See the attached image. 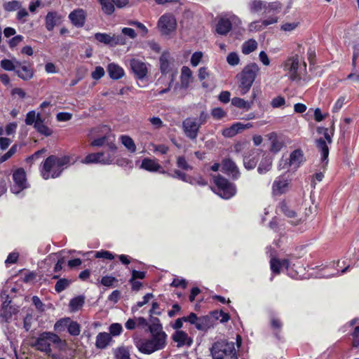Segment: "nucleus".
<instances>
[{
    "instance_id": "17",
    "label": "nucleus",
    "mask_w": 359,
    "mask_h": 359,
    "mask_svg": "<svg viewBox=\"0 0 359 359\" xmlns=\"http://www.w3.org/2000/svg\"><path fill=\"white\" fill-rule=\"evenodd\" d=\"M92 147H103L105 146L109 151H116V146L114 143V137L111 135H104L101 137L95 139L90 143Z\"/></svg>"
},
{
    "instance_id": "32",
    "label": "nucleus",
    "mask_w": 359,
    "mask_h": 359,
    "mask_svg": "<svg viewBox=\"0 0 359 359\" xmlns=\"http://www.w3.org/2000/svg\"><path fill=\"white\" fill-rule=\"evenodd\" d=\"M141 168L149 172L161 171L160 170L161 166L154 159L144 158L142 161Z\"/></svg>"
},
{
    "instance_id": "25",
    "label": "nucleus",
    "mask_w": 359,
    "mask_h": 359,
    "mask_svg": "<svg viewBox=\"0 0 359 359\" xmlns=\"http://www.w3.org/2000/svg\"><path fill=\"white\" fill-rule=\"evenodd\" d=\"M271 269L274 273H279L281 269L285 268L288 270L290 264L288 259L280 260L276 258H272L270 261Z\"/></svg>"
},
{
    "instance_id": "22",
    "label": "nucleus",
    "mask_w": 359,
    "mask_h": 359,
    "mask_svg": "<svg viewBox=\"0 0 359 359\" xmlns=\"http://www.w3.org/2000/svg\"><path fill=\"white\" fill-rule=\"evenodd\" d=\"M288 180L285 176L278 177L273 184V191L275 194H282L287 191Z\"/></svg>"
},
{
    "instance_id": "3",
    "label": "nucleus",
    "mask_w": 359,
    "mask_h": 359,
    "mask_svg": "<svg viewBox=\"0 0 359 359\" xmlns=\"http://www.w3.org/2000/svg\"><path fill=\"white\" fill-rule=\"evenodd\" d=\"M70 156H64L58 157L54 155L48 157L41 170V173L44 180L50 177L56 178L59 177L63 170L72 164Z\"/></svg>"
},
{
    "instance_id": "13",
    "label": "nucleus",
    "mask_w": 359,
    "mask_h": 359,
    "mask_svg": "<svg viewBox=\"0 0 359 359\" xmlns=\"http://www.w3.org/2000/svg\"><path fill=\"white\" fill-rule=\"evenodd\" d=\"M130 69L135 77L139 80L144 79L148 73V65L144 62L133 58L129 62Z\"/></svg>"
},
{
    "instance_id": "33",
    "label": "nucleus",
    "mask_w": 359,
    "mask_h": 359,
    "mask_svg": "<svg viewBox=\"0 0 359 359\" xmlns=\"http://www.w3.org/2000/svg\"><path fill=\"white\" fill-rule=\"evenodd\" d=\"M34 128L39 134L46 137H49L53 134L52 129L44 123V121L42 118L37 119V121L34 125Z\"/></svg>"
},
{
    "instance_id": "64",
    "label": "nucleus",
    "mask_w": 359,
    "mask_h": 359,
    "mask_svg": "<svg viewBox=\"0 0 359 359\" xmlns=\"http://www.w3.org/2000/svg\"><path fill=\"white\" fill-rule=\"evenodd\" d=\"M285 104V100L282 96H277L272 99L271 104L273 108H278Z\"/></svg>"
},
{
    "instance_id": "34",
    "label": "nucleus",
    "mask_w": 359,
    "mask_h": 359,
    "mask_svg": "<svg viewBox=\"0 0 359 359\" xmlns=\"http://www.w3.org/2000/svg\"><path fill=\"white\" fill-rule=\"evenodd\" d=\"M21 65V62L17 60L15 58L11 60L4 59L0 62V66L6 71H15L18 67Z\"/></svg>"
},
{
    "instance_id": "39",
    "label": "nucleus",
    "mask_w": 359,
    "mask_h": 359,
    "mask_svg": "<svg viewBox=\"0 0 359 359\" xmlns=\"http://www.w3.org/2000/svg\"><path fill=\"white\" fill-rule=\"evenodd\" d=\"M115 359H131L129 349L126 346H119L113 350Z\"/></svg>"
},
{
    "instance_id": "31",
    "label": "nucleus",
    "mask_w": 359,
    "mask_h": 359,
    "mask_svg": "<svg viewBox=\"0 0 359 359\" xmlns=\"http://www.w3.org/2000/svg\"><path fill=\"white\" fill-rule=\"evenodd\" d=\"M17 312L16 309L13 306L1 307L0 310V323H8L11 321L13 315Z\"/></svg>"
},
{
    "instance_id": "47",
    "label": "nucleus",
    "mask_w": 359,
    "mask_h": 359,
    "mask_svg": "<svg viewBox=\"0 0 359 359\" xmlns=\"http://www.w3.org/2000/svg\"><path fill=\"white\" fill-rule=\"evenodd\" d=\"M69 320V318H64L58 320L54 325V330L59 333L63 332L67 328Z\"/></svg>"
},
{
    "instance_id": "20",
    "label": "nucleus",
    "mask_w": 359,
    "mask_h": 359,
    "mask_svg": "<svg viewBox=\"0 0 359 359\" xmlns=\"http://www.w3.org/2000/svg\"><path fill=\"white\" fill-rule=\"evenodd\" d=\"M15 74L22 80H30L34 76L32 69L26 62H21V65L18 67L15 71Z\"/></svg>"
},
{
    "instance_id": "61",
    "label": "nucleus",
    "mask_w": 359,
    "mask_h": 359,
    "mask_svg": "<svg viewBox=\"0 0 359 359\" xmlns=\"http://www.w3.org/2000/svg\"><path fill=\"white\" fill-rule=\"evenodd\" d=\"M203 57V53L201 51L195 52L191 57V64L193 67H197Z\"/></svg>"
},
{
    "instance_id": "15",
    "label": "nucleus",
    "mask_w": 359,
    "mask_h": 359,
    "mask_svg": "<svg viewBox=\"0 0 359 359\" xmlns=\"http://www.w3.org/2000/svg\"><path fill=\"white\" fill-rule=\"evenodd\" d=\"M277 211L284 214L287 218L290 219V222L293 224H297L301 219L298 218L297 212L292 209L285 201H282L277 207Z\"/></svg>"
},
{
    "instance_id": "59",
    "label": "nucleus",
    "mask_w": 359,
    "mask_h": 359,
    "mask_svg": "<svg viewBox=\"0 0 359 359\" xmlns=\"http://www.w3.org/2000/svg\"><path fill=\"white\" fill-rule=\"evenodd\" d=\"M34 322V318L32 313H27L23 320V327L27 332L29 331Z\"/></svg>"
},
{
    "instance_id": "26",
    "label": "nucleus",
    "mask_w": 359,
    "mask_h": 359,
    "mask_svg": "<svg viewBox=\"0 0 359 359\" xmlns=\"http://www.w3.org/2000/svg\"><path fill=\"white\" fill-rule=\"evenodd\" d=\"M192 81V72L189 67L183 66L181 69L180 87L187 89Z\"/></svg>"
},
{
    "instance_id": "5",
    "label": "nucleus",
    "mask_w": 359,
    "mask_h": 359,
    "mask_svg": "<svg viewBox=\"0 0 359 359\" xmlns=\"http://www.w3.org/2000/svg\"><path fill=\"white\" fill-rule=\"evenodd\" d=\"M306 67L305 62H303V67H300L299 58L297 55L289 57L283 65L289 79L301 84L306 83L310 80V78L303 76V73L306 72Z\"/></svg>"
},
{
    "instance_id": "35",
    "label": "nucleus",
    "mask_w": 359,
    "mask_h": 359,
    "mask_svg": "<svg viewBox=\"0 0 359 359\" xmlns=\"http://www.w3.org/2000/svg\"><path fill=\"white\" fill-rule=\"evenodd\" d=\"M231 104L237 108L248 111L252 106V101L248 102L243 98L235 97L231 100Z\"/></svg>"
},
{
    "instance_id": "23",
    "label": "nucleus",
    "mask_w": 359,
    "mask_h": 359,
    "mask_svg": "<svg viewBox=\"0 0 359 359\" xmlns=\"http://www.w3.org/2000/svg\"><path fill=\"white\" fill-rule=\"evenodd\" d=\"M112 341L110 334L103 332H100L96 337L95 346L99 349H104Z\"/></svg>"
},
{
    "instance_id": "36",
    "label": "nucleus",
    "mask_w": 359,
    "mask_h": 359,
    "mask_svg": "<svg viewBox=\"0 0 359 359\" xmlns=\"http://www.w3.org/2000/svg\"><path fill=\"white\" fill-rule=\"evenodd\" d=\"M85 303V297L83 295L77 296L72 299L69 302V309L72 312H76L80 310Z\"/></svg>"
},
{
    "instance_id": "9",
    "label": "nucleus",
    "mask_w": 359,
    "mask_h": 359,
    "mask_svg": "<svg viewBox=\"0 0 359 359\" xmlns=\"http://www.w3.org/2000/svg\"><path fill=\"white\" fill-rule=\"evenodd\" d=\"M158 27L163 35H169L175 32L177 27V21L171 13L163 15L158 21Z\"/></svg>"
},
{
    "instance_id": "52",
    "label": "nucleus",
    "mask_w": 359,
    "mask_h": 359,
    "mask_svg": "<svg viewBox=\"0 0 359 359\" xmlns=\"http://www.w3.org/2000/svg\"><path fill=\"white\" fill-rule=\"evenodd\" d=\"M70 281L65 278H61L57 280L55 285V290L56 292H61L63 290H65L69 285Z\"/></svg>"
},
{
    "instance_id": "48",
    "label": "nucleus",
    "mask_w": 359,
    "mask_h": 359,
    "mask_svg": "<svg viewBox=\"0 0 359 359\" xmlns=\"http://www.w3.org/2000/svg\"><path fill=\"white\" fill-rule=\"evenodd\" d=\"M67 331L72 336H78L81 332V326L77 322L70 319L68 323Z\"/></svg>"
},
{
    "instance_id": "19",
    "label": "nucleus",
    "mask_w": 359,
    "mask_h": 359,
    "mask_svg": "<svg viewBox=\"0 0 359 359\" xmlns=\"http://www.w3.org/2000/svg\"><path fill=\"white\" fill-rule=\"evenodd\" d=\"M222 170L224 172L231 175L234 179H237L240 175L235 163L229 158L223 160L222 163Z\"/></svg>"
},
{
    "instance_id": "63",
    "label": "nucleus",
    "mask_w": 359,
    "mask_h": 359,
    "mask_svg": "<svg viewBox=\"0 0 359 359\" xmlns=\"http://www.w3.org/2000/svg\"><path fill=\"white\" fill-rule=\"evenodd\" d=\"M24 37L22 35H16L11 39L8 43L11 48H14L18 46L22 41Z\"/></svg>"
},
{
    "instance_id": "56",
    "label": "nucleus",
    "mask_w": 359,
    "mask_h": 359,
    "mask_svg": "<svg viewBox=\"0 0 359 359\" xmlns=\"http://www.w3.org/2000/svg\"><path fill=\"white\" fill-rule=\"evenodd\" d=\"M116 151H109V149H107V151L101 152L104 154V156H102V159L104 161L109 160V163L107 165H110L114 161Z\"/></svg>"
},
{
    "instance_id": "57",
    "label": "nucleus",
    "mask_w": 359,
    "mask_h": 359,
    "mask_svg": "<svg viewBox=\"0 0 359 359\" xmlns=\"http://www.w3.org/2000/svg\"><path fill=\"white\" fill-rule=\"evenodd\" d=\"M226 61L229 65L231 66H236L238 65L240 62V58L237 53L232 52L227 55Z\"/></svg>"
},
{
    "instance_id": "44",
    "label": "nucleus",
    "mask_w": 359,
    "mask_h": 359,
    "mask_svg": "<svg viewBox=\"0 0 359 359\" xmlns=\"http://www.w3.org/2000/svg\"><path fill=\"white\" fill-rule=\"evenodd\" d=\"M159 62L162 73H168L170 71L169 54L163 53L160 57Z\"/></svg>"
},
{
    "instance_id": "58",
    "label": "nucleus",
    "mask_w": 359,
    "mask_h": 359,
    "mask_svg": "<svg viewBox=\"0 0 359 359\" xmlns=\"http://www.w3.org/2000/svg\"><path fill=\"white\" fill-rule=\"evenodd\" d=\"M222 134L225 137H232L238 134L234 123L232 124L230 127L224 128Z\"/></svg>"
},
{
    "instance_id": "24",
    "label": "nucleus",
    "mask_w": 359,
    "mask_h": 359,
    "mask_svg": "<svg viewBox=\"0 0 359 359\" xmlns=\"http://www.w3.org/2000/svg\"><path fill=\"white\" fill-rule=\"evenodd\" d=\"M259 154L257 151L253 150L248 156H244V166L248 170L254 169L259 161Z\"/></svg>"
},
{
    "instance_id": "40",
    "label": "nucleus",
    "mask_w": 359,
    "mask_h": 359,
    "mask_svg": "<svg viewBox=\"0 0 359 359\" xmlns=\"http://www.w3.org/2000/svg\"><path fill=\"white\" fill-rule=\"evenodd\" d=\"M120 140L128 151L130 153H135L136 151V145L135 142L130 136L123 135L120 137Z\"/></svg>"
},
{
    "instance_id": "12",
    "label": "nucleus",
    "mask_w": 359,
    "mask_h": 359,
    "mask_svg": "<svg viewBox=\"0 0 359 359\" xmlns=\"http://www.w3.org/2000/svg\"><path fill=\"white\" fill-rule=\"evenodd\" d=\"M200 127V123L195 118H187L182 122L183 131L185 135L191 140L196 139Z\"/></svg>"
},
{
    "instance_id": "49",
    "label": "nucleus",
    "mask_w": 359,
    "mask_h": 359,
    "mask_svg": "<svg viewBox=\"0 0 359 359\" xmlns=\"http://www.w3.org/2000/svg\"><path fill=\"white\" fill-rule=\"evenodd\" d=\"M38 118H41L40 114H36L35 111H29L25 118V123L27 126L34 125Z\"/></svg>"
},
{
    "instance_id": "2",
    "label": "nucleus",
    "mask_w": 359,
    "mask_h": 359,
    "mask_svg": "<svg viewBox=\"0 0 359 359\" xmlns=\"http://www.w3.org/2000/svg\"><path fill=\"white\" fill-rule=\"evenodd\" d=\"M242 339L236 336V342L220 340L215 342L210 348L212 359H238V349L241 345Z\"/></svg>"
},
{
    "instance_id": "37",
    "label": "nucleus",
    "mask_w": 359,
    "mask_h": 359,
    "mask_svg": "<svg viewBox=\"0 0 359 359\" xmlns=\"http://www.w3.org/2000/svg\"><path fill=\"white\" fill-rule=\"evenodd\" d=\"M212 326L210 317L205 316L198 317L195 327L197 330L205 331Z\"/></svg>"
},
{
    "instance_id": "7",
    "label": "nucleus",
    "mask_w": 359,
    "mask_h": 359,
    "mask_svg": "<svg viewBox=\"0 0 359 359\" xmlns=\"http://www.w3.org/2000/svg\"><path fill=\"white\" fill-rule=\"evenodd\" d=\"M213 180L217 188V194L222 198L229 199L236 194L235 185L220 175L213 176Z\"/></svg>"
},
{
    "instance_id": "45",
    "label": "nucleus",
    "mask_w": 359,
    "mask_h": 359,
    "mask_svg": "<svg viewBox=\"0 0 359 359\" xmlns=\"http://www.w3.org/2000/svg\"><path fill=\"white\" fill-rule=\"evenodd\" d=\"M269 140L271 141V150L275 153L278 152L281 149L283 144L278 140L276 134L274 133H271L269 135Z\"/></svg>"
},
{
    "instance_id": "30",
    "label": "nucleus",
    "mask_w": 359,
    "mask_h": 359,
    "mask_svg": "<svg viewBox=\"0 0 359 359\" xmlns=\"http://www.w3.org/2000/svg\"><path fill=\"white\" fill-rule=\"evenodd\" d=\"M107 72L110 78L114 80L119 79L124 76L123 68L114 63H111L108 65Z\"/></svg>"
},
{
    "instance_id": "18",
    "label": "nucleus",
    "mask_w": 359,
    "mask_h": 359,
    "mask_svg": "<svg viewBox=\"0 0 359 359\" xmlns=\"http://www.w3.org/2000/svg\"><path fill=\"white\" fill-rule=\"evenodd\" d=\"M172 338L175 342L177 343L178 347L190 346L193 343V340L188 336L187 333L182 330H176Z\"/></svg>"
},
{
    "instance_id": "43",
    "label": "nucleus",
    "mask_w": 359,
    "mask_h": 359,
    "mask_svg": "<svg viewBox=\"0 0 359 359\" xmlns=\"http://www.w3.org/2000/svg\"><path fill=\"white\" fill-rule=\"evenodd\" d=\"M102 11L106 15H111L114 11V5L112 0H100L99 1Z\"/></svg>"
},
{
    "instance_id": "29",
    "label": "nucleus",
    "mask_w": 359,
    "mask_h": 359,
    "mask_svg": "<svg viewBox=\"0 0 359 359\" xmlns=\"http://www.w3.org/2000/svg\"><path fill=\"white\" fill-rule=\"evenodd\" d=\"M149 330L151 333V336H161L163 339H167V334L163 330L162 325L159 322V319L156 318L154 320V323L149 325Z\"/></svg>"
},
{
    "instance_id": "41",
    "label": "nucleus",
    "mask_w": 359,
    "mask_h": 359,
    "mask_svg": "<svg viewBox=\"0 0 359 359\" xmlns=\"http://www.w3.org/2000/svg\"><path fill=\"white\" fill-rule=\"evenodd\" d=\"M161 173H165L168 176H170V177H174V178H179L180 180H182L183 182L189 183L191 184H194V181L191 180V176L187 175V174H185L184 172H181L179 170H175L173 174H170V173L166 172L163 170L162 171H161Z\"/></svg>"
},
{
    "instance_id": "60",
    "label": "nucleus",
    "mask_w": 359,
    "mask_h": 359,
    "mask_svg": "<svg viewBox=\"0 0 359 359\" xmlns=\"http://www.w3.org/2000/svg\"><path fill=\"white\" fill-rule=\"evenodd\" d=\"M263 8V3L260 0H254L250 3V8L251 12L257 13L260 11Z\"/></svg>"
},
{
    "instance_id": "11",
    "label": "nucleus",
    "mask_w": 359,
    "mask_h": 359,
    "mask_svg": "<svg viewBox=\"0 0 359 359\" xmlns=\"http://www.w3.org/2000/svg\"><path fill=\"white\" fill-rule=\"evenodd\" d=\"M13 184L11 187V191L15 194H19L25 189L27 188L26 174L22 168H18L13 173Z\"/></svg>"
},
{
    "instance_id": "14",
    "label": "nucleus",
    "mask_w": 359,
    "mask_h": 359,
    "mask_svg": "<svg viewBox=\"0 0 359 359\" xmlns=\"http://www.w3.org/2000/svg\"><path fill=\"white\" fill-rule=\"evenodd\" d=\"M63 21V16L56 11H48L44 18V25L47 31L52 32L55 27Z\"/></svg>"
},
{
    "instance_id": "62",
    "label": "nucleus",
    "mask_w": 359,
    "mask_h": 359,
    "mask_svg": "<svg viewBox=\"0 0 359 359\" xmlns=\"http://www.w3.org/2000/svg\"><path fill=\"white\" fill-rule=\"evenodd\" d=\"M211 115L215 119H221L226 116V113L221 107H216L212 110Z\"/></svg>"
},
{
    "instance_id": "4",
    "label": "nucleus",
    "mask_w": 359,
    "mask_h": 359,
    "mask_svg": "<svg viewBox=\"0 0 359 359\" xmlns=\"http://www.w3.org/2000/svg\"><path fill=\"white\" fill-rule=\"evenodd\" d=\"M260 68L255 62H251L244 67L241 73L237 74L238 89L241 95H245L251 88Z\"/></svg>"
},
{
    "instance_id": "38",
    "label": "nucleus",
    "mask_w": 359,
    "mask_h": 359,
    "mask_svg": "<svg viewBox=\"0 0 359 359\" xmlns=\"http://www.w3.org/2000/svg\"><path fill=\"white\" fill-rule=\"evenodd\" d=\"M271 165H272L271 158L268 156H264L262 159V161L258 166V168H257L258 172L261 175L265 174L271 169Z\"/></svg>"
},
{
    "instance_id": "42",
    "label": "nucleus",
    "mask_w": 359,
    "mask_h": 359,
    "mask_svg": "<svg viewBox=\"0 0 359 359\" xmlns=\"http://www.w3.org/2000/svg\"><path fill=\"white\" fill-rule=\"evenodd\" d=\"M257 48V42L255 39H249L242 45V53L248 55L255 51Z\"/></svg>"
},
{
    "instance_id": "53",
    "label": "nucleus",
    "mask_w": 359,
    "mask_h": 359,
    "mask_svg": "<svg viewBox=\"0 0 359 359\" xmlns=\"http://www.w3.org/2000/svg\"><path fill=\"white\" fill-rule=\"evenodd\" d=\"M154 297L152 293H147L143 297L142 300L138 302L135 306L132 307V311L135 312L137 309L149 302V301Z\"/></svg>"
},
{
    "instance_id": "27",
    "label": "nucleus",
    "mask_w": 359,
    "mask_h": 359,
    "mask_svg": "<svg viewBox=\"0 0 359 359\" xmlns=\"http://www.w3.org/2000/svg\"><path fill=\"white\" fill-rule=\"evenodd\" d=\"M316 146L321 154V161L325 165L328 163L329 148L326 141L320 138L316 141Z\"/></svg>"
},
{
    "instance_id": "6",
    "label": "nucleus",
    "mask_w": 359,
    "mask_h": 359,
    "mask_svg": "<svg viewBox=\"0 0 359 359\" xmlns=\"http://www.w3.org/2000/svg\"><path fill=\"white\" fill-rule=\"evenodd\" d=\"M139 351L144 354H151L165 348L166 339L161 335L151 336L149 339H140L135 341Z\"/></svg>"
},
{
    "instance_id": "21",
    "label": "nucleus",
    "mask_w": 359,
    "mask_h": 359,
    "mask_svg": "<svg viewBox=\"0 0 359 359\" xmlns=\"http://www.w3.org/2000/svg\"><path fill=\"white\" fill-rule=\"evenodd\" d=\"M304 161V153L301 149L293 151L289 158V167L292 169H297Z\"/></svg>"
},
{
    "instance_id": "16",
    "label": "nucleus",
    "mask_w": 359,
    "mask_h": 359,
    "mask_svg": "<svg viewBox=\"0 0 359 359\" xmlns=\"http://www.w3.org/2000/svg\"><path fill=\"white\" fill-rule=\"evenodd\" d=\"M69 19L76 27H82L86 22V13L82 8H77L69 14Z\"/></svg>"
},
{
    "instance_id": "8",
    "label": "nucleus",
    "mask_w": 359,
    "mask_h": 359,
    "mask_svg": "<svg viewBox=\"0 0 359 359\" xmlns=\"http://www.w3.org/2000/svg\"><path fill=\"white\" fill-rule=\"evenodd\" d=\"M241 21L233 14H227L221 18L216 26V32L219 35H226L233 27H238Z\"/></svg>"
},
{
    "instance_id": "50",
    "label": "nucleus",
    "mask_w": 359,
    "mask_h": 359,
    "mask_svg": "<svg viewBox=\"0 0 359 359\" xmlns=\"http://www.w3.org/2000/svg\"><path fill=\"white\" fill-rule=\"evenodd\" d=\"M109 331L110 334V336L112 337H117L119 336L121 332H123V327L122 325L120 323H114L110 325L109 327Z\"/></svg>"
},
{
    "instance_id": "55",
    "label": "nucleus",
    "mask_w": 359,
    "mask_h": 359,
    "mask_svg": "<svg viewBox=\"0 0 359 359\" xmlns=\"http://www.w3.org/2000/svg\"><path fill=\"white\" fill-rule=\"evenodd\" d=\"M95 257L98 259L103 258L109 260H111L114 258V255H113V253L107 250L97 251L95 252Z\"/></svg>"
},
{
    "instance_id": "54",
    "label": "nucleus",
    "mask_w": 359,
    "mask_h": 359,
    "mask_svg": "<svg viewBox=\"0 0 359 359\" xmlns=\"http://www.w3.org/2000/svg\"><path fill=\"white\" fill-rule=\"evenodd\" d=\"M177 165L178 168L184 170H192V166L190 165L186 161L184 156H178L177 158Z\"/></svg>"
},
{
    "instance_id": "1",
    "label": "nucleus",
    "mask_w": 359,
    "mask_h": 359,
    "mask_svg": "<svg viewBox=\"0 0 359 359\" xmlns=\"http://www.w3.org/2000/svg\"><path fill=\"white\" fill-rule=\"evenodd\" d=\"M30 346L46 355H50L53 348L64 350L67 342L62 340L56 333L53 332H42L36 337H33Z\"/></svg>"
},
{
    "instance_id": "51",
    "label": "nucleus",
    "mask_w": 359,
    "mask_h": 359,
    "mask_svg": "<svg viewBox=\"0 0 359 359\" xmlns=\"http://www.w3.org/2000/svg\"><path fill=\"white\" fill-rule=\"evenodd\" d=\"M211 315L213 318L219 320L221 323H226L230 319L229 315L222 311H214Z\"/></svg>"
},
{
    "instance_id": "46",
    "label": "nucleus",
    "mask_w": 359,
    "mask_h": 359,
    "mask_svg": "<svg viewBox=\"0 0 359 359\" xmlns=\"http://www.w3.org/2000/svg\"><path fill=\"white\" fill-rule=\"evenodd\" d=\"M4 9L7 12H13L20 9L22 7V4L17 0L5 2L3 4Z\"/></svg>"
},
{
    "instance_id": "28",
    "label": "nucleus",
    "mask_w": 359,
    "mask_h": 359,
    "mask_svg": "<svg viewBox=\"0 0 359 359\" xmlns=\"http://www.w3.org/2000/svg\"><path fill=\"white\" fill-rule=\"evenodd\" d=\"M102 156H104V154L100 152L91 153L87 155L81 162L85 164L100 163L102 165H106L109 163V160H102Z\"/></svg>"
},
{
    "instance_id": "10",
    "label": "nucleus",
    "mask_w": 359,
    "mask_h": 359,
    "mask_svg": "<svg viewBox=\"0 0 359 359\" xmlns=\"http://www.w3.org/2000/svg\"><path fill=\"white\" fill-rule=\"evenodd\" d=\"M95 39L97 41L111 47L126 44V39L121 34L111 35L107 33L97 32L95 34Z\"/></svg>"
}]
</instances>
